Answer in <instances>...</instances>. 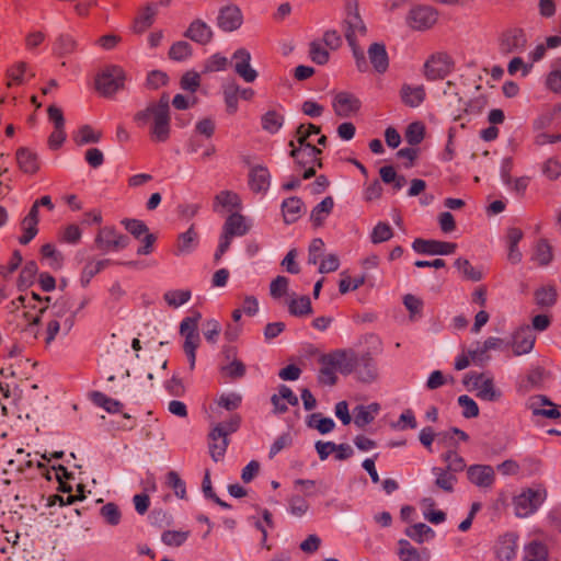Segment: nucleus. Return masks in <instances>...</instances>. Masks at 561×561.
<instances>
[{"instance_id":"1","label":"nucleus","mask_w":561,"mask_h":561,"mask_svg":"<svg viewBox=\"0 0 561 561\" xmlns=\"http://www.w3.org/2000/svg\"><path fill=\"white\" fill-rule=\"evenodd\" d=\"M134 121L138 127L148 126L153 141L164 142L170 137V108L168 101L152 102L137 112Z\"/></svg>"},{"instance_id":"2","label":"nucleus","mask_w":561,"mask_h":561,"mask_svg":"<svg viewBox=\"0 0 561 561\" xmlns=\"http://www.w3.org/2000/svg\"><path fill=\"white\" fill-rule=\"evenodd\" d=\"M50 312L53 319L47 323L46 343H50L60 331L68 333L73 327L76 319L72 304L66 297L57 299L51 306Z\"/></svg>"},{"instance_id":"3","label":"nucleus","mask_w":561,"mask_h":561,"mask_svg":"<svg viewBox=\"0 0 561 561\" xmlns=\"http://www.w3.org/2000/svg\"><path fill=\"white\" fill-rule=\"evenodd\" d=\"M241 416L236 415L230 417L229 421L217 423L210 431L209 451L215 461H218L225 454L228 446V435L236 432L241 425Z\"/></svg>"},{"instance_id":"4","label":"nucleus","mask_w":561,"mask_h":561,"mask_svg":"<svg viewBox=\"0 0 561 561\" xmlns=\"http://www.w3.org/2000/svg\"><path fill=\"white\" fill-rule=\"evenodd\" d=\"M547 494V490L543 486L523 490L513 499L515 515L522 518L533 515L546 501Z\"/></svg>"},{"instance_id":"5","label":"nucleus","mask_w":561,"mask_h":561,"mask_svg":"<svg viewBox=\"0 0 561 561\" xmlns=\"http://www.w3.org/2000/svg\"><path fill=\"white\" fill-rule=\"evenodd\" d=\"M126 73L119 66L104 68L95 79V87L99 93L104 96H112L118 90L124 89Z\"/></svg>"},{"instance_id":"6","label":"nucleus","mask_w":561,"mask_h":561,"mask_svg":"<svg viewBox=\"0 0 561 561\" xmlns=\"http://www.w3.org/2000/svg\"><path fill=\"white\" fill-rule=\"evenodd\" d=\"M438 20V12L433 7L417 4L413 5L405 18L407 25L419 32L432 28Z\"/></svg>"},{"instance_id":"7","label":"nucleus","mask_w":561,"mask_h":561,"mask_svg":"<svg viewBox=\"0 0 561 561\" xmlns=\"http://www.w3.org/2000/svg\"><path fill=\"white\" fill-rule=\"evenodd\" d=\"M451 57L443 51L432 54L423 66V75L430 81L443 80L453 70Z\"/></svg>"},{"instance_id":"8","label":"nucleus","mask_w":561,"mask_h":561,"mask_svg":"<svg viewBox=\"0 0 561 561\" xmlns=\"http://www.w3.org/2000/svg\"><path fill=\"white\" fill-rule=\"evenodd\" d=\"M528 38L520 27L503 31L499 36V50L502 55L522 54L527 47Z\"/></svg>"},{"instance_id":"9","label":"nucleus","mask_w":561,"mask_h":561,"mask_svg":"<svg viewBox=\"0 0 561 561\" xmlns=\"http://www.w3.org/2000/svg\"><path fill=\"white\" fill-rule=\"evenodd\" d=\"M243 234V217L240 214H231L225 225L218 249L215 253V261L218 262L229 249L231 239L234 236Z\"/></svg>"},{"instance_id":"10","label":"nucleus","mask_w":561,"mask_h":561,"mask_svg":"<svg viewBox=\"0 0 561 561\" xmlns=\"http://www.w3.org/2000/svg\"><path fill=\"white\" fill-rule=\"evenodd\" d=\"M272 176L266 165L255 164L248 171V187L256 195L264 196L271 186Z\"/></svg>"},{"instance_id":"11","label":"nucleus","mask_w":561,"mask_h":561,"mask_svg":"<svg viewBox=\"0 0 561 561\" xmlns=\"http://www.w3.org/2000/svg\"><path fill=\"white\" fill-rule=\"evenodd\" d=\"M360 105L362 103L357 96L345 91L336 93L332 101L334 113L341 118H348L356 115Z\"/></svg>"},{"instance_id":"12","label":"nucleus","mask_w":561,"mask_h":561,"mask_svg":"<svg viewBox=\"0 0 561 561\" xmlns=\"http://www.w3.org/2000/svg\"><path fill=\"white\" fill-rule=\"evenodd\" d=\"M219 371L226 381L241 378L243 376V363L237 358V353L233 347H227L224 350L222 359L219 364Z\"/></svg>"},{"instance_id":"13","label":"nucleus","mask_w":561,"mask_h":561,"mask_svg":"<svg viewBox=\"0 0 561 561\" xmlns=\"http://www.w3.org/2000/svg\"><path fill=\"white\" fill-rule=\"evenodd\" d=\"M412 248L415 252L425 255H449L455 253L457 244L439 240H425L417 238L413 241Z\"/></svg>"},{"instance_id":"14","label":"nucleus","mask_w":561,"mask_h":561,"mask_svg":"<svg viewBox=\"0 0 561 561\" xmlns=\"http://www.w3.org/2000/svg\"><path fill=\"white\" fill-rule=\"evenodd\" d=\"M328 355V364L335 367L336 371L342 375H350L354 373L357 364L358 354L348 350H336Z\"/></svg>"},{"instance_id":"15","label":"nucleus","mask_w":561,"mask_h":561,"mask_svg":"<svg viewBox=\"0 0 561 561\" xmlns=\"http://www.w3.org/2000/svg\"><path fill=\"white\" fill-rule=\"evenodd\" d=\"M321 129L319 126L313 124H300L296 129L297 141L300 145L299 148L295 147L294 140L289 141V146L291 147V151L289 156L296 160V162L300 165H305L306 161H304L300 156L307 151V139L311 135L320 134Z\"/></svg>"},{"instance_id":"16","label":"nucleus","mask_w":561,"mask_h":561,"mask_svg":"<svg viewBox=\"0 0 561 561\" xmlns=\"http://www.w3.org/2000/svg\"><path fill=\"white\" fill-rule=\"evenodd\" d=\"M201 313L195 312L192 317H186L180 324V334L184 337L183 350H197L199 346V334L197 332Z\"/></svg>"},{"instance_id":"17","label":"nucleus","mask_w":561,"mask_h":561,"mask_svg":"<svg viewBox=\"0 0 561 561\" xmlns=\"http://www.w3.org/2000/svg\"><path fill=\"white\" fill-rule=\"evenodd\" d=\"M96 247L102 251L124 249L127 245V238L118 233L113 227L100 229L95 238Z\"/></svg>"},{"instance_id":"18","label":"nucleus","mask_w":561,"mask_h":561,"mask_svg":"<svg viewBox=\"0 0 561 561\" xmlns=\"http://www.w3.org/2000/svg\"><path fill=\"white\" fill-rule=\"evenodd\" d=\"M467 478L476 486L489 490L494 484L495 472L489 465H472L467 469Z\"/></svg>"},{"instance_id":"19","label":"nucleus","mask_w":561,"mask_h":561,"mask_svg":"<svg viewBox=\"0 0 561 561\" xmlns=\"http://www.w3.org/2000/svg\"><path fill=\"white\" fill-rule=\"evenodd\" d=\"M536 335L529 325H522L518 328L513 336L511 345L513 347L514 355L520 356L528 354L534 348Z\"/></svg>"},{"instance_id":"20","label":"nucleus","mask_w":561,"mask_h":561,"mask_svg":"<svg viewBox=\"0 0 561 561\" xmlns=\"http://www.w3.org/2000/svg\"><path fill=\"white\" fill-rule=\"evenodd\" d=\"M354 373L357 379L364 383H373L379 377L377 363L369 353L358 355Z\"/></svg>"},{"instance_id":"21","label":"nucleus","mask_w":561,"mask_h":561,"mask_svg":"<svg viewBox=\"0 0 561 561\" xmlns=\"http://www.w3.org/2000/svg\"><path fill=\"white\" fill-rule=\"evenodd\" d=\"M473 388L478 391V398L489 402H495L502 398V391L495 387L492 377L480 374V376H473Z\"/></svg>"},{"instance_id":"22","label":"nucleus","mask_w":561,"mask_h":561,"mask_svg":"<svg viewBox=\"0 0 561 561\" xmlns=\"http://www.w3.org/2000/svg\"><path fill=\"white\" fill-rule=\"evenodd\" d=\"M344 35L351 47H354L356 44L357 34L365 35L366 34V25L362 20L357 8H355L354 12H348L345 21H344Z\"/></svg>"},{"instance_id":"23","label":"nucleus","mask_w":561,"mask_h":561,"mask_svg":"<svg viewBox=\"0 0 561 561\" xmlns=\"http://www.w3.org/2000/svg\"><path fill=\"white\" fill-rule=\"evenodd\" d=\"M16 164L25 174H35L41 168L37 153L30 148L21 147L15 152Z\"/></svg>"},{"instance_id":"24","label":"nucleus","mask_w":561,"mask_h":561,"mask_svg":"<svg viewBox=\"0 0 561 561\" xmlns=\"http://www.w3.org/2000/svg\"><path fill=\"white\" fill-rule=\"evenodd\" d=\"M397 546L399 561H430L428 550L416 549L408 539H399Z\"/></svg>"},{"instance_id":"25","label":"nucleus","mask_w":561,"mask_h":561,"mask_svg":"<svg viewBox=\"0 0 561 561\" xmlns=\"http://www.w3.org/2000/svg\"><path fill=\"white\" fill-rule=\"evenodd\" d=\"M518 536L514 533H507L497 540L495 552L501 561H512L516 557Z\"/></svg>"},{"instance_id":"26","label":"nucleus","mask_w":561,"mask_h":561,"mask_svg":"<svg viewBox=\"0 0 561 561\" xmlns=\"http://www.w3.org/2000/svg\"><path fill=\"white\" fill-rule=\"evenodd\" d=\"M30 306L26 305V296L20 295L16 299L12 300L10 304V311L15 313L16 317H22L24 319L23 322H20L19 325L27 327L32 324H37L41 320V316L43 313H31L26 310Z\"/></svg>"},{"instance_id":"27","label":"nucleus","mask_w":561,"mask_h":561,"mask_svg":"<svg viewBox=\"0 0 561 561\" xmlns=\"http://www.w3.org/2000/svg\"><path fill=\"white\" fill-rule=\"evenodd\" d=\"M243 15L241 10L234 5H228L221 9L218 16V25L224 31H233L241 26Z\"/></svg>"},{"instance_id":"28","label":"nucleus","mask_w":561,"mask_h":561,"mask_svg":"<svg viewBox=\"0 0 561 561\" xmlns=\"http://www.w3.org/2000/svg\"><path fill=\"white\" fill-rule=\"evenodd\" d=\"M241 207V198L233 192L222 191L214 198L213 208L216 213H230Z\"/></svg>"},{"instance_id":"29","label":"nucleus","mask_w":561,"mask_h":561,"mask_svg":"<svg viewBox=\"0 0 561 561\" xmlns=\"http://www.w3.org/2000/svg\"><path fill=\"white\" fill-rule=\"evenodd\" d=\"M157 13L158 8L157 4L153 3L147 4L139 9L134 20V31L139 34L146 32L153 24Z\"/></svg>"},{"instance_id":"30","label":"nucleus","mask_w":561,"mask_h":561,"mask_svg":"<svg viewBox=\"0 0 561 561\" xmlns=\"http://www.w3.org/2000/svg\"><path fill=\"white\" fill-rule=\"evenodd\" d=\"M425 95L426 93L423 85H411L404 83L400 90V98L402 103L410 107L420 106L425 100Z\"/></svg>"},{"instance_id":"31","label":"nucleus","mask_w":561,"mask_h":561,"mask_svg":"<svg viewBox=\"0 0 561 561\" xmlns=\"http://www.w3.org/2000/svg\"><path fill=\"white\" fill-rule=\"evenodd\" d=\"M368 57L370 60V64L373 65L374 69L379 72L383 73L389 66V59L388 54L386 50V46L380 43H374L368 48Z\"/></svg>"},{"instance_id":"32","label":"nucleus","mask_w":561,"mask_h":561,"mask_svg":"<svg viewBox=\"0 0 561 561\" xmlns=\"http://www.w3.org/2000/svg\"><path fill=\"white\" fill-rule=\"evenodd\" d=\"M198 243V233L194 227H190L187 231L179 234L175 242L174 254L182 255L191 253Z\"/></svg>"},{"instance_id":"33","label":"nucleus","mask_w":561,"mask_h":561,"mask_svg":"<svg viewBox=\"0 0 561 561\" xmlns=\"http://www.w3.org/2000/svg\"><path fill=\"white\" fill-rule=\"evenodd\" d=\"M530 259L538 266H547L552 262V247L547 239L541 238L535 243Z\"/></svg>"},{"instance_id":"34","label":"nucleus","mask_w":561,"mask_h":561,"mask_svg":"<svg viewBox=\"0 0 561 561\" xmlns=\"http://www.w3.org/2000/svg\"><path fill=\"white\" fill-rule=\"evenodd\" d=\"M27 77H34V73L28 71V65L24 61H19L12 65L7 70L8 82L7 85L9 88L13 85H21L27 81Z\"/></svg>"},{"instance_id":"35","label":"nucleus","mask_w":561,"mask_h":561,"mask_svg":"<svg viewBox=\"0 0 561 561\" xmlns=\"http://www.w3.org/2000/svg\"><path fill=\"white\" fill-rule=\"evenodd\" d=\"M304 203L299 197L293 196L282 203V210L286 224H294L302 213Z\"/></svg>"},{"instance_id":"36","label":"nucleus","mask_w":561,"mask_h":561,"mask_svg":"<svg viewBox=\"0 0 561 561\" xmlns=\"http://www.w3.org/2000/svg\"><path fill=\"white\" fill-rule=\"evenodd\" d=\"M404 534L419 545L435 537V531L424 523H416L407 527Z\"/></svg>"},{"instance_id":"37","label":"nucleus","mask_w":561,"mask_h":561,"mask_svg":"<svg viewBox=\"0 0 561 561\" xmlns=\"http://www.w3.org/2000/svg\"><path fill=\"white\" fill-rule=\"evenodd\" d=\"M185 36L196 43L205 45L210 42L213 33L206 23L195 21L187 28Z\"/></svg>"},{"instance_id":"38","label":"nucleus","mask_w":561,"mask_h":561,"mask_svg":"<svg viewBox=\"0 0 561 561\" xmlns=\"http://www.w3.org/2000/svg\"><path fill=\"white\" fill-rule=\"evenodd\" d=\"M379 411V405L377 403H371L369 405H358L354 410V424L363 428L367 424L374 421V414Z\"/></svg>"},{"instance_id":"39","label":"nucleus","mask_w":561,"mask_h":561,"mask_svg":"<svg viewBox=\"0 0 561 561\" xmlns=\"http://www.w3.org/2000/svg\"><path fill=\"white\" fill-rule=\"evenodd\" d=\"M77 41L69 34H60L54 42L53 51L58 57H65L77 50Z\"/></svg>"},{"instance_id":"40","label":"nucleus","mask_w":561,"mask_h":561,"mask_svg":"<svg viewBox=\"0 0 561 561\" xmlns=\"http://www.w3.org/2000/svg\"><path fill=\"white\" fill-rule=\"evenodd\" d=\"M288 311L294 317H306L312 313L311 300L308 296L291 298L287 301Z\"/></svg>"},{"instance_id":"41","label":"nucleus","mask_w":561,"mask_h":561,"mask_svg":"<svg viewBox=\"0 0 561 561\" xmlns=\"http://www.w3.org/2000/svg\"><path fill=\"white\" fill-rule=\"evenodd\" d=\"M334 206V201L331 196H327L320 202L310 214V220L314 226H321L324 219L330 215Z\"/></svg>"},{"instance_id":"42","label":"nucleus","mask_w":561,"mask_h":561,"mask_svg":"<svg viewBox=\"0 0 561 561\" xmlns=\"http://www.w3.org/2000/svg\"><path fill=\"white\" fill-rule=\"evenodd\" d=\"M432 472L435 474V485L447 492H454V486L457 482V478L454 473L448 472V470H444L443 468L434 467Z\"/></svg>"},{"instance_id":"43","label":"nucleus","mask_w":561,"mask_h":561,"mask_svg":"<svg viewBox=\"0 0 561 561\" xmlns=\"http://www.w3.org/2000/svg\"><path fill=\"white\" fill-rule=\"evenodd\" d=\"M285 118L274 110L267 111L261 117L262 128L268 134H276L284 125Z\"/></svg>"},{"instance_id":"44","label":"nucleus","mask_w":561,"mask_h":561,"mask_svg":"<svg viewBox=\"0 0 561 561\" xmlns=\"http://www.w3.org/2000/svg\"><path fill=\"white\" fill-rule=\"evenodd\" d=\"M443 93L446 105L448 107H450L453 111H462L465 101L462 100L460 92L455 83L448 81Z\"/></svg>"},{"instance_id":"45","label":"nucleus","mask_w":561,"mask_h":561,"mask_svg":"<svg viewBox=\"0 0 561 561\" xmlns=\"http://www.w3.org/2000/svg\"><path fill=\"white\" fill-rule=\"evenodd\" d=\"M319 362L321 367L318 374V381L322 385L334 386L337 381V371L334 366L328 364V355H322Z\"/></svg>"},{"instance_id":"46","label":"nucleus","mask_w":561,"mask_h":561,"mask_svg":"<svg viewBox=\"0 0 561 561\" xmlns=\"http://www.w3.org/2000/svg\"><path fill=\"white\" fill-rule=\"evenodd\" d=\"M524 560L525 561H547L548 560V549L547 547L539 541L529 542L524 549Z\"/></svg>"},{"instance_id":"47","label":"nucleus","mask_w":561,"mask_h":561,"mask_svg":"<svg viewBox=\"0 0 561 561\" xmlns=\"http://www.w3.org/2000/svg\"><path fill=\"white\" fill-rule=\"evenodd\" d=\"M102 133L94 129L90 125L81 126L77 134L73 136V140L77 145L96 144L101 140Z\"/></svg>"},{"instance_id":"48","label":"nucleus","mask_w":561,"mask_h":561,"mask_svg":"<svg viewBox=\"0 0 561 561\" xmlns=\"http://www.w3.org/2000/svg\"><path fill=\"white\" fill-rule=\"evenodd\" d=\"M557 296L553 286H542L535 291L536 304L541 308L552 307L557 302Z\"/></svg>"},{"instance_id":"49","label":"nucleus","mask_w":561,"mask_h":561,"mask_svg":"<svg viewBox=\"0 0 561 561\" xmlns=\"http://www.w3.org/2000/svg\"><path fill=\"white\" fill-rule=\"evenodd\" d=\"M454 265L469 280L479 282L482 278V273L473 267L467 259L458 257Z\"/></svg>"},{"instance_id":"50","label":"nucleus","mask_w":561,"mask_h":561,"mask_svg":"<svg viewBox=\"0 0 561 561\" xmlns=\"http://www.w3.org/2000/svg\"><path fill=\"white\" fill-rule=\"evenodd\" d=\"M37 274V264L34 261L26 262L18 278V286L20 289L31 286Z\"/></svg>"},{"instance_id":"51","label":"nucleus","mask_w":561,"mask_h":561,"mask_svg":"<svg viewBox=\"0 0 561 561\" xmlns=\"http://www.w3.org/2000/svg\"><path fill=\"white\" fill-rule=\"evenodd\" d=\"M243 398L240 393L225 392L221 393L216 400L217 405L227 410L234 411L241 407Z\"/></svg>"},{"instance_id":"52","label":"nucleus","mask_w":561,"mask_h":561,"mask_svg":"<svg viewBox=\"0 0 561 561\" xmlns=\"http://www.w3.org/2000/svg\"><path fill=\"white\" fill-rule=\"evenodd\" d=\"M425 136V126L421 122L411 123L405 130V140L411 146H417Z\"/></svg>"},{"instance_id":"53","label":"nucleus","mask_w":561,"mask_h":561,"mask_svg":"<svg viewBox=\"0 0 561 561\" xmlns=\"http://www.w3.org/2000/svg\"><path fill=\"white\" fill-rule=\"evenodd\" d=\"M92 398L95 404L103 408L108 413H117L123 408V404L119 401L108 398L102 392H94Z\"/></svg>"},{"instance_id":"54","label":"nucleus","mask_w":561,"mask_h":561,"mask_svg":"<svg viewBox=\"0 0 561 561\" xmlns=\"http://www.w3.org/2000/svg\"><path fill=\"white\" fill-rule=\"evenodd\" d=\"M228 64L229 61L225 56L220 54H214L204 61L203 72L210 73L225 70Z\"/></svg>"},{"instance_id":"55","label":"nucleus","mask_w":561,"mask_h":561,"mask_svg":"<svg viewBox=\"0 0 561 561\" xmlns=\"http://www.w3.org/2000/svg\"><path fill=\"white\" fill-rule=\"evenodd\" d=\"M546 85L554 93H561V58L553 64L552 70L548 73Z\"/></svg>"},{"instance_id":"56","label":"nucleus","mask_w":561,"mask_h":561,"mask_svg":"<svg viewBox=\"0 0 561 561\" xmlns=\"http://www.w3.org/2000/svg\"><path fill=\"white\" fill-rule=\"evenodd\" d=\"M443 460L447 463L444 470H448L450 473H457L466 468V463L462 457L456 451L448 450L443 455Z\"/></svg>"},{"instance_id":"57","label":"nucleus","mask_w":561,"mask_h":561,"mask_svg":"<svg viewBox=\"0 0 561 561\" xmlns=\"http://www.w3.org/2000/svg\"><path fill=\"white\" fill-rule=\"evenodd\" d=\"M238 94L239 87L234 83H229L224 89L226 110L229 114H234L238 110Z\"/></svg>"},{"instance_id":"58","label":"nucleus","mask_w":561,"mask_h":561,"mask_svg":"<svg viewBox=\"0 0 561 561\" xmlns=\"http://www.w3.org/2000/svg\"><path fill=\"white\" fill-rule=\"evenodd\" d=\"M393 231L389 224L378 222L371 231L370 240L374 244L388 241L392 238Z\"/></svg>"},{"instance_id":"59","label":"nucleus","mask_w":561,"mask_h":561,"mask_svg":"<svg viewBox=\"0 0 561 561\" xmlns=\"http://www.w3.org/2000/svg\"><path fill=\"white\" fill-rule=\"evenodd\" d=\"M526 407L533 412V415L539 416L545 410L543 407H553V402L547 396L536 394L528 398Z\"/></svg>"},{"instance_id":"60","label":"nucleus","mask_w":561,"mask_h":561,"mask_svg":"<svg viewBox=\"0 0 561 561\" xmlns=\"http://www.w3.org/2000/svg\"><path fill=\"white\" fill-rule=\"evenodd\" d=\"M41 254L44 259L48 260L51 268L58 270L62 265V255L50 243H46L41 248Z\"/></svg>"},{"instance_id":"61","label":"nucleus","mask_w":561,"mask_h":561,"mask_svg":"<svg viewBox=\"0 0 561 561\" xmlns=\"http://www.w3.org/2000/svg\"><path fill=\"white\" fill-rule=\"evenodd\" d=\"M37 225L38 221L34 219L27 218L26 216L23 218L21 222V229L23 233L19 238L21 244H27L37 234Z\"/></svg>"},{"instance_id":"62","label":"nucleus","mask_w":561,"mask_h":561,"mask_svg":"<svg viewBox=\"0 0 561 561\" xmlns=\"http://www.w3.org/2000/svg\"><path fill=\"white\" fill-rule=\"evenodd\" d=\"M192 55V47L187 42L180 41L174 43L170 50L169 56L171 59L182 61L187 59Z\"/></svg>"},{"instance_id":"63","label":"nucleus","mask_w":561,"mask_h":561,"mask_svg":"<svg viewBox=\"0 0 561 561\" xmlns=\"http://www.w3.org/2000/svg\"><path fill=\"white\" fill-rule=\"evenodd\" d=\"M167 485L172 489L175 495L180 499H185L186 488L184 481L181 479L178 472L170 471L167 474Z\"/></svg>"},{"instance_id":"64","label":"nucleus","mask_w":561,"mask_h":561,"mask_svg":"<svg viewBox=\"0 0 561 561\" xmlns=\"http://www.w3.org/2000/svg\"><path fill=\"white\" fill-rule=\"evenodd\" d=\"M289 279L278 275L270 285V294L274 299H279L288 293Z\"/></svg>"}]
</instances>
